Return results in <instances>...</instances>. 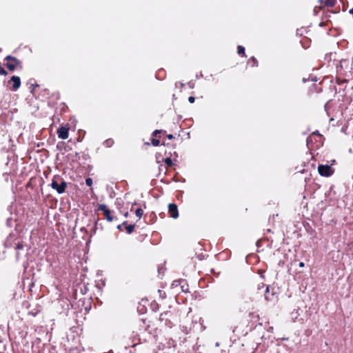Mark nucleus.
<instances>
[{"instance_id": "f03ea898", "label": "nucleus", "mask_w": 353, "mask_h": 353, "mask_svg": "<svg viewBox=\"0 0 353 353\" xmlns=\"http://www.w3.org/2000/svg\"><path fill=\"white\" fill-rule=\"evenodd\" d=\"M5 60L7 61V63H6V67L10 71H14L17 68H22L21 61L14 57L8 55L6 57Z\"/></svg>"}, {"instance_id": "f8f14e48", "label": "nucleus", "mask_w": 353, "mask_h": 353, "mask_svg": "<svg viewBox=\"0 0 353 353\" xmlns=\"http://www.w3.org/2000/svg\"><path fill=\"white\" fill-rule=\"evenodd\" d=\"M248 63L251 64L252 67L258 66V61L254 57H252L249 60Z\"/></svg>"}, {"instance_id": "6e6552de", "label": "nucleus", "mask_w": 353, "mask_h": 353, "mask_svg": "<svg viewBox=\"0 0 353 353\" xmlns=\"http://www.w3.org/2000/svg\"><path fill=\"white\" fill-rule=\"evenodd\" d=\"M319 3L320 4V8L325 7L332 8L335 6L336 0H319Z\"/></svg>"}, {"instance_id": "cd10ccee", "label": "nucleus", "mask_w": 353, "mask_h": 353, "mask_svg": "<svg viewBox=\"0 0 353 353\" xmlns=\"http://www.w3.org/2000/svg\"><path fill=\"white\" fill-rule=\"evenodd\" d=\"M179 281H181V280L174 281L173 282V283H172V285H174V286H178V285H179Z\"/></svg>"}, {"instance_id": "2f4dec72", "label": "nucleus", "mask_w": 353, "mask_h": 353, "mask_svg": "<svg viewBox=\"0 0 353 353\" xmlns=\"http://www.w3.org/2000/svg\"><path fill=\"white\" fill-rule=\"evenodd\" d=\"M162 145H166V146H168L169 143H165V142H163V143H162Z\"/></svg>"}, {"instance_id": "9d476101", "label": "nucleus", "mask_w": 353, "mask_h": 353, "mask_svg": "<svg viewBox=\"0 0 353 353\" xmlns=\"http://www.w3.org/2000/svg\"><path fill=\"white\" fill-rule=\"evenodd\" d=\"M179 285L181 287V291L183 292H189V286L185 280H181L179 282Z\"/></svg>"}, {"instance_id": "c9c22d12", "label": "nucleus", "mask_w": 353, "mask_h": 353, "mask_svg": "<svg viewBox=\"0 0 353 353\" xmlns=\"http://www.w3.org/2000/svg\"><path fill=\"white\" fill-rule=\"evenodd\" d=\"M258 324L260 325H262V323H261V322H259Z\"/></svg>"}, {"instance_id": "9b49d317", "label": "nucleus", "mask_w": 353, "mask_h": 353, "mask_svg": "<svg viewBox=\"0 0 353 353\" xmlns=\"http://www.w3.org/2000/svg\"><path fill=\"white\" fill-rule=\"evenodd\" d=\"M170 314V312H168V311L165 312H163V313H161V314H160L159 320H160V321H164V320H165V324H166V325L171 324L170 321L168 320V319H167V318H166V316H169V314Z\"/></svg>"}, {"instance_id": "393cba45", "label": "nucleus", "mask_w": 353, "mask_h": 353, "mask_svg": "<svg viewBox=\"0 0 353 353\" xmlns=\"http://www.w3.org/2000/svg\"><path fill=\"white\" fill-rule=\"evenodd\" d=\"M188 101L190 103H193L194 101H195V98L192 96H190L188 98Z\"/></svg>"}, {"instance_id": "7ed1b4c3", "label": "nucleus", "mask_w": 353, "mask_h": 353, "mask_svg": "<svg viewBox=\"0 0 353 353\" xmlns=\"http://www.w3.org/2000/svg\"><path fill=\"white\" fill-rule=\"evenodd\" d=\"M318 172L321 176L329 177L334 174V169L329 165H319Z\"/></svg>"}, {"instance_id": "f3484780", "label": "nucleus", "mask_w": 353, "mask_h": 353, "mask_svg": "<svg viewBox=\"0 0 353 353\" xmlns=\"http://www.w3.org/2000/svg\"><path fill=\"white\" fill-rule=\"evenodd\" d=\"M114 143V141L111 139H107L104 141V145L107 147H111Z\"/></svg>"}, {"instance_id": "4468645a", "label": "nucleus", "mask_w": 353, "mask_h": 353, "mask_svg": "<svg viewBox=\"0 0 353 353\" xmlns=\"http://www.w3.org/2000/svg\"><path fill=\"white\" fill-rule=\"evenodd\" d=\"M143 211L141 208H137L136 210H135V214L137 217H139V219H141L142 215H143Z\"/></svg>"}, {"instance_id": "a878e982", "label": "nucleus", "mask_w": 353, "mask_h": 353, "mask_svg": "<svg viewBox=\"0 0 353 353\" xmlns=\"http://www.w3.org/2000/svg\"><path fill=\"white\" fill-rule=\"evenodd\" d=\"M254 319H256L257 321H259V316L258 314H250Z\"/></svg>"}, {"instance_id": "39448f33", "label": "nucleus", "mask_w": 353, "mask_h": 353, "mask_svg": "<svg viewBox=\"0 0 353 353\" xmlns=\"http://www.w3.org/2000/svg\"><path fill=\"white\" fill-rule=\"evenodd\" d=\"M168 213L173 219H176L179 216L178 207L175 203H170L168 205Z\"/></svg>"}, {"instance_id": "dca6fc26", "label": "nucleus", "mask_w": 353, "mask_h": 353, "mask_svg": "<svg viewBox=\"0 0 353 353\" xmlns=\"http://www.w3.org/2000/svg\"><path fill=\"white\" fill-rule=\"evenodd\" d=\"M151 142L154 146H159L160 145V141L159 139L157 138H152L151 139Z\"/></svg>"}, {"instance_id": "bb28decb", "label": "nucleus", "mask_w": 353, "mask_h": 353, "mask_svg": "<svg viewBox=\"0 0 353 353\" xmlns=\"http://www.w3.org/2000/svg\"><path fill=\"white\" fill-rule=\"evenodd\" d=\"M344 82H347V80L346 79H343L342 81L339 80V79H337L336 80V83L339 85H341V83H344Z\"/></svg>"}, {"instance_id": "a211bd4d", "label": "nucleus", "mask_w": 353, "mask_h": 353, "mask_svg": "<svg viewBox=\"0 0 353 353\" xmlns=\"http://www.w3.org/2000/svg\"><path fill=\"white\" fill-rule=\"evenodd\" d=\"M98 221H99V219H97L96 220H94V226H93V228L92 229L91 236L96 233V230H97V228Z\"/></svg>"}, {"instance_id": "f257e3e1", "label": "nucleus", "mask_w": 353, "mask_h": 353, "mask_svg": "<svg viewBox=\"0 0 353 353\" xmlns=\"http://www.w3.org/2000/svg\"><path fill=\"white\" fill-rule=\"evenodd\" d=\"M50 186L59 194H63L65 192L68 183L61 176L55 175L52 178Z\"/></svg>"}, {"instance_id": "f704fd0d", "label": "nucleus", "mask_w": 353, "mask_h": 353, "mask_svg": "<svg viewBox=\"0 0 353 353\" xmlns=\"http://www.w3.org/2000/svg\"><path fill=\"white\" fill-rule=\"evenodd\" d=\"M117 228H118V229H119V230H121V225H119L117 226Z\"/></svg>"}, {"instance_id": "4be33fe9", "label": "nucleus", "mask_w": 353, "mask_h": 353, "mask_svg": "<svg viewBox=\"0 0 353 353\" xmlns=\"http://www.w3.org/2000/svg\"><path fill=\"white\" fill-rule=\"evenodd\" d=\"M8 72H6V70L1 65H0V75L6 76Z\"/></svg>"}, {"instance_id": "7c9ffc66", "label": "nucleus", "mask_w": 353, "mask_h": 353, "mask_svg": "<svg viewBox=\"0 0 353 353\" xmlns=\"http://www.w3.org/2000/svg\"><path fill=\"white\" fill-rule=\"evenodd\" d=\"M161 131V134H165L166 132L165 130H159Z\"/></svg>"}, {"instance_id": "0eeeda50", "label": "nucleus", "mask_w": 353, "mask_h": 353, "mask_svg": "<svg viewBox=\"0 0 353 353\" xmlns=\"http://www.w3.org/2000/svg\"><path fill=\"white\" fill-rule=\"evenodd\" d=\"M68 131H69V128H67L66 126L60 127L57 130V134H58L59 138H60L61 139H68V135H69Z\"/></svg>"}, {"instance_id": "5701e85b", "label": "nucleus", "mask_w": 353, "mask_h": 353, "mask_svg": "<svg viewBox=\"0 0 353 353\" xmlns=\"http://www.w3.org/2000/svg\"><path fill=\"white\" fill-rule=\"evenodd\" d=\"M161 134V131H160V130H155L152 132V137L157 138V137H159V134Z\"/></svg>"}, {"instance_id": "473e14b6", "label": "nucleus", "mask_w": 353, "mask_h": 353, "mask_svg": "<svg viewBox=\"0 0 353 353\" xmlns=\"http://www.w3.org/2000/svg\"><path fill=\"white\" fill-rule=\"evenodd\" d=\"M128 216V212H126L124 214V216H125V217H127Z\"/></svg>"}, {"instance_id": "20e7f679", "label": "nucleus", "mask_w": 353, "mask_h": 353, "mask_svg": "<svg viewBox=\"0 0 353 353\" xmlns=\"http://www.w3.org/2000/svg\"><path fill=\"white\" fill-rule=\"evenodd\" d=\"M99 210H101L103 212V214L106 219V220L109 222H112L114 220L113 216H112L111 211L107 208L105 204H101L99 205Z\"/></svg>"}, {"instance_id": "6ab92c4d", "label": "nucleus", "mask_w": 353, "mask_h": 353, "mask_svg": "<svg viewBox=\"0 0 353 353\" xmlns=\"http://www.w3.org/2000/svg\"><path fill=\"white\" fill-rule=\"evenodd\" d=\"M269 289H270L269 285L266 286V288H265V299H266V300H268V301L272 300V298H271V297H270V296L268 295V293H269Z\"/></svg>"}, {"instance_id": "c756f323", "label": "nucleus", "mask_w": 353, "mask_h": 353, "mask_svg": "<svg viewBox=\"0 0 353 353\" xmlns=\"http://www.w3.org/2000/svg\"><path fill=\"white\" fill-rule=\"evenodd\" d=\"M299 265V267L303 268V267H304L305 264L303 262H300Z\"/></svg>"}, {"instance_id": "ddd939ff", "label": "nucleus", "mask_w": 353, "mask_h": 353, "mask_svg": "<svg viewBox=\"0 0 353 353\" xmlns=\"http://www.w3.org/2000/svg\"><path fill=\"white\" fill-rule=\"evenodd\" d=\"M237 52L239 54H241L243 57H246L245 53V48L242 46H238L237 47Z\"/></svg>"}, {"instance_id": "b1692460", "label": "nucleus", "mask_w": 353, "mask_h": 353, "mask_svg": "<svg viewBox=\"0 0 353 353\" xmlns=\"http://www.w3.org/2000/svg\"><path fill=\"white\" fill-rule=\"evenodd\" d=\"M23 248V244L22 243H18L16 246L17 250H21Z\"/></svg>"}, {"instance_id": "2eb2a0df", "label": "nucleus", "mask_w": 353, "mask_h": 353, "mask_svg": "<svg viewBox=\"0 0 353 353\" xmlns=\"http://www.w3.org/2000/svg\"><path fill=\"white\" fill-rule=\"evenodd\" d=\"M164 163L166 164L167 166L171 167L173 165L172 160L170 157H167L164 160Z\"/></svg>"}, {"instance_id": "423d86ee", "label": "nucleus", "mask_w": 353, "mask_h": 353, "mask_svg": "<svg viewBox=\"0 0 353 353\" xmlns=\"http://www.w3.org/2000/svg\"><path fill=\"white\" fill-rule=\"evenodd\" d=\"M12 83V86L11 90L13 91H17L21 86V79L17 76H12L8 83Z\"/></svg>"}, {"instance_id": "aec40b11", "label": "nucleus", "mask_w": 353, "mask_h": 353, "mask_svg": "<svg viewBox=\"0 0 353 353\" xmlns=\"http://www.w3.org/2000/svg\"><path fill=\"white\" fill-rule=\"evenodd\" d=\"M85 184L88 186H92V179L90 177L86 178V179H85Z\"/></svg>"}, {"instance_id": "72a5a7b5", "label": "nucleus", "mask_w": 353, "mask_h": 353, "mask_svg": "<svg viewBox=\"0 0 353 353\" xmlns=\"http://www.w3.org/2000/svg\"><path fill=\"white\" fill-rule=\"evenodd\" d=\"M314 134H317V135H319V136H321V134L319 133V132H318V131H317L316 132H314Z\"/></svg>"}, {"instance_id": "412c9836", "label": "nucleus", "mask_w": 353, "mask_h": 353, "mask_svg": "<svg viewBox=\"0 0 353 353\" xmlns=\"http://www.w3.org/2000/svg\"><path fill=\"white\" fill-rule=\"evenodd\" d=\"M39 312L40 311L39 310H37L35 311H29L28 314H30L32 316H36L39 313Z\"/></svg>"}, {"instance_id": "c85d7f7f", "label": "nucleus", "mask_w": 353, "mask_h": 353, "mask_svg": "<svg viewBox=\"0 0 353 353\" xmlns=\"http://www.w3.org/2000/svg\"><path fill=\"white\" fill-rule=\"evenodd\" d=\"M166 137L168 139H172L174 138V136L171 134H167Z\"/></svg>"}, {"instance_id": "1a4fd4ad", "label": "nucleus", "mask_w": 353, "mask_h": 353, "mask_svg": "<svg viewBox=\"0 0 353 353\" xmlns=\"http://www.w3.org/2000/svg\"><path fill=\"white\" fill-rule=\"evenodd\" d=\"M121 225H124L125 226L126 232L128 234H132L134 232V228H135V224H129L128 225L127 221L123 222Z\"/></svg>"}]
</instances>
